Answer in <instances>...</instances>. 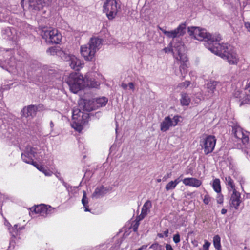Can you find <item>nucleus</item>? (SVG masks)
<instances>
[{
    "mask_svg": "<svg viewBox=\"0 0 250 250\" xmlns=\"http://www.w3.org/2000/svg\"><path fill=\"white\" fill-rule=\"evenodd\" d=\"M147 245H143L142 247H141V249H142V250H144V249H145L147 247Z\"/></svg>",
    "mask_w": 250,
    "mask_h": 250,
    "instance_id": "e2e57ef3",
    "label": "nucleus"
},
{
    "mask_svg": "<svg viewBox=\"0 0 250 250\" xmlns=\"http://www.w3.org/2000/svg\"><path fill=\"white\" fill-rule=\"evenodd\" d=\"M102 44V39L97 37L91 38L88 42V44L92 47V50L94 51L95 53L101 48Z\"/></svg>",
    "mask_w": 250,
    "mask_h": 250,
    "instance_id": "b1692460",
    "label": "nucleus"
},
{
    "mask_svg": "<svg viewBox=\"0 0 250 250\" xmlns=\"http://www.w3.org/2000/svg\"><path fill=\"white\" fill-rule=\"evenodd\" d=\"M147 245H143L142 247H141V249H142V250H144V249H145L147 247Z\"/></svg>",
    "mask_w": 250,
    "mask_h": 250,
    "instance_id": "680f3d73",
    "label": "nucleus"
},
{
    "mask_svg": "<svg viewBox=\"0 0 250 250\" xmlns=\"http://www.w3.org/2000/svg\"><path fill=\"white\" fill-rule=\"evenodd\" d=\"M67 62L71 68L76 71H79L84 64L83 61L73 55Z\"/></svg>",
    "mask_w": 250,
    "mask_h": 250,
    "instance_id": "2eb2a0df",
    "label": "nucleus"
},
{
    "mask_svg": "<svg viewBox=\"0 0 250 250\" xmlns=\"http://www.w3.org/2000/svg\"><path fill=\"white\" fill-rule=\"evenodd\" d=\"M9 230L12 236L15 237L17 235V231H16L14 228H9Z\"/></svg>",
    "mask_w": 250,
    "mask_h": 250,
    "instance_id": "de8ad7c7",
    "label": "nucleus"
},
{
    "mask_svg": "<svg viewBox=\"0 0 250 250\" xmlns=\"http://www.w3.org/2000/svg\"><path fill=\"white\" fill-rule=\"evenodd\" d=\"M172 51L174 57L181 62L180 71L181 75L184 77L183 74L187 73L188 58L185 53V47L183 42H180L177 45L173 46Z\"/></svg>",
    "mask_w": 250,
    "mask_h": 250,
    "instance_id": "f03ea898",
    "label": "nucleus"
},
{
    "mask_svg": "<svg viewBox=\"0 0 250 250\" xmlns=\"http://www.w3.org/2000/svg\"><path fill=\"white\" fill-rule=\"evenodd\" d=\"M211 198L208 195L206 194V195H205L204 198L203 199V202L204 204L206 205L208 204Z\"/></svg>",
    "mask_w": 250,
    "mask_h": 250,
    "instance_id": "c03bdc74",
    "label": "nucleus"
},
{
    "mask_svg": "<svg viewBox=\"0 0 250 250\" xmlns=\"http://www.w3.org/2000/svg\"><path fill=\"white\" fill-rule=\"evenodd\" d=\"M128 87L129 89L132 90V92H134L135 90V84L132 82H130L128 84Z\"/></svg>",
    "mask_w": 250,
    "mask_h": 250,
    "instance_id": "8fccbe9b",
    "label": "nucleus"
},
{
    "mask_svg": "<svg viewBox=\"0 0 250 250\" xmlns=\"http://www.w3.org/2000/svg\"><path fill=\"white\" fill-rule=\"evenodd\" d=\"M176 187V186L175 185L173 181H171L166 185L165 189L166 191H168L174 189Z\"/></svg>",
    "mask_w": 250,
    "mask_h": 250,
    "instance_id": "4c0bfd02",
    "label": "nucleus"
},
{
    "mask_svg": "<svg viewBox=\"0 0 250 250\" xmlns=\"http://www.w3.org/2000/svg\"><path fill=\"white\" fill-rule=\"evenodd\" d=\"M213 245L216 250H222L221 238L218 235H216L213 237Z\"/></svg>",
    "mask_w": 250,
    "mask_h": 250,
    "instance_id": "7c9ffc66",
    "label": "nucleus"
},
{
    "mask_svg": "<svg viewBox=\"0 0 250 250\" xmlns=\"http://www.w3.org/2000/svg\"><path fill=\"white\" fill-rule=\"evenodd\" d=\"M42 38L47 42L58 44L62 40V35L56 29L52 27H43L41 33Z\"/></svg>",
    "mask_w": 250,
    "mask_h": 250,
    "instance_id": "39448f33",
    "label": "nucleus"
},
{
    "mask_svg": "<svg viewBox=\"0 0 250 250\" xmlns=\"http://www.w3.org/2000/svg\"><path fill=\"white\" fill-rule=\"evenodd\" d=\"M32 212L40 214L41 216H45L51 213V207H47L44 205L35 206Z\"/></svg>",
    "mask_w": 250,
    "mask_h": 250,
    "instance_id": "a211bd4d",
    "label": "nucleus"
},
{
    "mask_svg": "<svg viewBox=\"0 0 250 250\" xmlns=\"http://www.w3.org/2000/svg\"><path fill=\"white\" fill-rule=\"evenodd\" d=\"M240 106L245 104H250V96L246 94H243L241 99H240Z\"/></svg>",
    "mask_w": 250,
    "mask_h": 250,
    "instance_id": "473e14b6",
    "label": "nucleus"
},
{
    "mask_svg": "<svg viewBox=\"0 0 250 250\" xmlns=\"http://www.w3.org/2000/svg\"><path fill=\"white\" fill-rule=\"evenodd\" d=\"M1 34L2 37L6 40L16 41L17 39L16 32L14 28L7 27L1 30Z\"/></svg>",
    "mask_w": 250,
    "mask_h": 250,
    "instance_id": "dca6fc26",
    "label": "nucleus"
},
{
    "mask_svg": "<svg viewBox=\"0 0 250 250\" xmlns=\"http://www.w3.org/2000/svg\"><path fill=\"white\" fill-rule=\"evenodd\" d=\"M173 241L175 243H178L180 241V236L179 233H177L173 236Z\"/></svg>",
    "mask_w": 250,
    "mask_h": 250,
    "instance_id": "a18cd8bd",
    "label": "nucleus"
},
{
    "mask_svg": "<svg viewBox=\"0 0 250 250\" xmlns=\"http://www.w3.org/2000/svg\"><path fill=\"white\" fill-rule=\"evenodd\" d=\"M227 211V209H224V208H223V209L221 210V213H222V214H226V213Z\"/></svg>",
    "mask_w": 250,
    "mask_h": 250,
    "instance_id": "052dcab7",
    "label": "nucleus"
},
{
    "mask_svg": "<svg viewBox=\"0 0 250 250\" xmlns=\"http://www.w3.org/2000/svg\"><path fill=\"white\" fill-rule=\"evenodd\" d=\"M218 82L214 81H210L206 84V99L211 98L213 96L214 91Z\"/></svg>",
    "mask_w": 250,
    "mask_h": 250,
    "instance_id": "6ab92c4d",
    "label": "nucleus"
},
{
    "mask_svg": "<svg viewBox=\"0 0 250 250\" xmlns=\"http://www.w3.org/2000/svg\"><path fill=\"white\" fill-rule=\"evenodd\" d=\"M205 243L203 246V250H209V248L211 245V243L207 241V240H204Z\"/></svg>",
    "mask_w": 250,
    "mask_h": 250,
    "instance_id": "79ce46f5",
    "label": "nucleus"
},
{
    "mask_svg": "<svg viewBox=\"0 0 250 250\" xmlns=\"http://www.w3.org/2000/svg\"><path fill=\"white\" fill-rule=\"evenodd\" d=\"M168 178H169V176L168 175H165L163 177V179H162V180L163 181H166Z\"/></svg>",
    "mask_w": 250,
    "mask_h": 250,
    "instance_id": "bf43d9fd",
    "label": "nucleus"
},
{
    "mask_svg": "<svg viewBox=\"0 0 250 250\" xmlns=\"http://www.w3.org/2000/svg\"><path fill=\"white\" fill-rule=\"evenodd\" d=\"M14 49H7L3 53V59H0V66L4 69L8 71V68L15 66L16 62L14 54Z\"/></svg>",
    "mask_w": 250,
    "mask_h": 250,
    "instance_id": "0eeeda50",
    "label": "nucleus"
},
{
    "mask_svg": "<svg viewBox=\"0 0 250 250\" xmlns=\"http://www.w3.org/2000/svg\"><path fill=\"white\" fill-rule=\"evenodd\" d=\"M182 182L185 186L194 188L199 187L202 183L200 180L193 177L185 178L182 180Z\"/></svg>",
    "mask_w": 250,
    "mask_h": 250,
    "instance_id": "aec40b11",
    "label": "nucleus"
},
{
    "mask_svg": "<svg viewBox=\"0 0 250 250\" xmlns=\"http://www.w3.org/2000/svg\"><path fill=\"white\" fill-rule=\"evenodd\" d=\"M121 86L124 90H126L128 87V84L125 83H122L121 85Z\"/></svg>",
    "mask_w": 250,
    "mask_h": 250,
    "instance_id": "5fc2aeb1",
    "label": "nucleus"
},
{
    "mask_svg": "<svg viewBox=\"0 0 250 250\" xmlns=\"http://www.w3.org/2000/svg\"><path fill=\"white\" fill-rule=\"evenodd\" d=\"M103 11L109 20H112L118 12L117 3L115 0H105L103 6Z\"/></svg>",
    "mask_w": 250,
    "mask_h": 250,
    "instance_id": "9d476101",
    "label": "nucleus"
},
{
    "mask_svg": "<svg viewBox=\"0 0 250 250\" xmlns=\"http://www.w3.org/2000/svg\"><path fill=\"white\" fill-rule=\"evenodd\" d=\"M188 33L190 36L199 41H204L205 47L214 54L227 60L230 65H237L239 58L233 46L228 44H220L221 40L220 34L211 35L206 29L198 27L191 26L188 28Z\"/></svg>",
    "mask_w": 250,
    "mask_h": 250,
    "instance_id": "f257e3e1",
    "label": "nucleus"
},
{
    "mask_svg": "<svg viewBox=\"0 0 250 250\" xmlns=\"http://www.w3.org/2000/svg\"><path fill=\"white\" fill-rule=\"evenodd\" d=\"M245 89L247 90L249 92H250V81L246 85Z\"/></svg>",
    "mask_w": 250,
    "mask_h": 250,
    "instance_id": "6e6d98bb",
    "label": "nucleus"
},
{
    "mask_svg": "<svg viewBox=\"0 0 250 250\" xmlns=\"http://www.w3.org/2000/svg\"><path fill=\"white\" fill-rule=\"evenodd\" d=\"M181 98L180 99L181 104L182 105L187 106L189 105L190 102V99L188 95L186 93L181 94Z\"/></svg>",
    "mask_w": 250,
    "mask_h": 250,
    "instance_id": "c85d7f7f",
    "label": "nucleus"
},
{
    "mask_svg": "<svg viewBox=\"0 0 250 250\" xmlns=\"http://www.w3.org/2000/svg\"><path fill=\"white\" fill-rule=\"evenodd\" d=\"M38 109V107L34 105H30L25 107L22 110V115L25 117L35 116L36 112Z\"/></svg>",
    "mask_w": 250,
    "mask_h": 250,
    "instance_id": "5701e85b",
    "label": "nucleus"
},
{
    "mask_svg": "<svg viewBox=\"0 0 250 250\" xmlns=\"http://www.w3.org/2000/svg\"><path fill=\"white\" fill-rule=\"evenodd\" d=\"M37 149L31 146H27L24 152L21 154V159L23 162L26 163L30 164L35 166V163L34 162L33 159L39 160L37 155Z\"/></svg>",
    "mask_w": 250,
    "mask_h": 250,
    "instance_id": "1a4fd4ad",
    "label": "nucleus"
},
{
    "mask_svg": "<svg viewBox=\"0 0 250 250\" xmlns=\"http://www.w3.org/2000/svg\"><path fill=\"white\" fill-rule=\"evenodd\" d=\"M179 121V117L178 116H174L172 118L169 116L166 117L161 123V130L163 132L167 131L170 127L176 126Z\"/></svg>",
    "mask_w": 250,
    "mask_h": 250,
    "instance_id": "f8f14e48",
    "label": "nucleus"
},
{
    "mask_svg": "<svg viewBox=\"0 0 250 250\" xmlns=\"http://www.w3.org/2000/svg\"><path fill=\"white\" fill-rule=\"evenodd\" d=\"M217 202L218 204H222L223 202V196L221 194H219L217 197Z\"/></svg>",
    "mask_w": 250,
    "mask_h": 250,
    "instance_id": "09e8293b",
    "label": "nucleus"
},
{
    "mask_svg": "<svg viewBox=\"0 0 250 250\" xmlns=\"http://www.w3.org/2000/svg\"><path fill=\"white\" fill-rule=\"evenodd\" d=\"M216 139L214 136L208 135L200 141V145L204 150V154L208 155L214 149Z\"/></svg>",
    "mask_w": 250,
    "mask_h": 250,
    "instance_id": "6e6552de",
    "label": "nucleus"
},
{
    "mask_svg": "<svg viewBox=\"0 0 250 250\" xmlns=\"http://www.w3.org/2000/svg\"><path fill=\"white\" fill-rule=\"evenodd\" d=\"M88 117V114L87 113H83L80 109H73L71 123L72 127L79 132L81 131Z\"/></svg>",
    "mask_w": 250,
    "mask_h": 250,
    "instance_id": "20e7f679",
    "label": "nucleus"
},
{
    "mask_svg": "<svg viewBox=\"0 0 250 250\" xmlns=\"http://www.w3.org/2000/svg\"><path fill=\"white\" fill-rule=\"evenodd\" d=\"M232 131L235 137L241 140L243 145H246L248 143L250 132L244 130L240 126L238 125H235L233 127Z\"/></svg>",
    "mask_w": 250,
    "mask_h": 250,
    "instance_id": "ddd939ff",
    "label": "nucleus"
},
{
    "mask_svg": "<svg viewBox=\"0 0 250 250\" xmlns=\"http://www.w3.org/2000/svg\"><path fill=\"white\" fill-rule=\"evenodd\" d=\"M150 248H151L154 250H162V246L158 243H154L151 245Z\"/></svg>",
    "mask_w": 250,
    "mask_h": 250,
    "instance_id": "a19ab883",
    "label": "nucleus"
},
{
    "mask_svg": "<svg viewBox=\"0 0 250 250\" xmlns=\"http://www.w3.org/2000/svg\"><path fill=\"white\" fill-rule=\"evenodd\" d=\"M14 228V229L18 231V229H17V228H18V225L17 224H15L14 225V227H13Z\"/></svg>",
    "mask_w": 250,
    "mask_h": 250,
    "instance_id": "0e129e2a",
    "label": "nucleus"
},
{
    "mask_svg": "<svg viewBox=\"0 0 250 250\" xmlns=\"http://www.w3.org/2000/svg\"><path fill=\"white\" fill-rule=\"evenodd\" d=\"M107 101L108 99L105 97H102L96 99L94 101H93L95 106V109L96 108H99L105 106Z\"/></svg>",
    "mask_w": 250,
    "mask_h": 250,
    "instance_id": "a878e982",
    "label": "nucleus"
},
{
    "mask_svg": "<svg viewBox=\"0 0 250 250\" xmlns=\"http://www.w3.org/2000/svg\"><path fill=\"white\" fill-rule=\"evenodd\" d=\"M51 0H22L21 5L24 10L35 11L39 10L45 5H48Z\"/></svg>",
    "mask_w": 250,
    "mask_h": 250,
    "instance_id": "423d86ee",
    "label": "nucleus"
},
{
    "mask_svg": "<svg viewBox=\"0 0 250 250\" xmlns=\"http://www.w3.org/2000/svg\"><path fill=\"white\" fill-rule=\"evenodd\" d=\"M186 24L182 23L174 30L168 31L161 29L163 33L169 38H175L183 36L186 33Z\"/></svg>",
    "mask_w": 250,
    "mask_h": 250,
    "instance_id": "9b49d317",
    "label": "nucleus"
},
{
    "mask_svg": "<svg viewBox=\"0 0 250 250\" xmlns=\"http://www.w3.org/2000/svg\"><path fill=\"white\" fill-rule=\"evenodd\" d=\"M82 203L83 205V206L84 208L85 211H89V209L88 208V198L86 196V192L85 191H83V196L82 199Z\"/></svg>",
    "mask_w": 250,
    "mask_h": 250,
    "instance_id": "2f4dec72",
    "label": "nucleus"
},
{
    "mask_svg": "<svg viewBox=\"0 0 250 250\" xmlns=\"http://www.w3.org/2000/svg\"><path fill=\"white\" fill-rule=\"evenodd\" d=\"M163 234L165 237H167L168 236V230L167 229L163 232Z\"/></svg>",
    "mask_w": 250,
    "mask_h": 250,
    "instance_id": "4d7b16f0",
    "label": "nucleus"
},
{
    "mask_svg": "<svg viewBox=\"0 0 250 250\" xmlns=\"http://www.w3.org/2000/svg\"><path fill=\"white\" fill-rule=\"evenodd\" d=\"M139 223L137 222L133 226V229L134 231H136L137 230L138 226H139Z\"/></svg>",
    "mask_w": 250,
    "mask_h": 250,
    "instance_id": "603ef678",
    "label": "nucleus"
},
{
    "mask_svg": "<svg viewBox=\"0 0 250 250\" xmlns=\"http://www.w3.org/2000/svg\"><path fill=\"white\" fill-rule=\"evenodd\" d=\"M152 207V203L150 200L146 201L143 206L142 208L141 213L139 216H138L137 219L140 221L143 219L150 212V209Z\"/></svg>",
    "mask_w": 250,
    "mask_h": 250,
    "instance_id": "412c9836",
    "label": "nucleus"
},
{
    "mask_svg": "<svg viewBox=\"0 0 250 250\" xmlns=\"http://www.w3.org/2000/svg\"><path fill=\"white\" fill-rule=\"evenodd\" d=\"M107 191L108 189L107 188L104 187V186L98 187L93 193L92 197L99 198L104 196L107 193Z\"/></svg>",
    "mask_w": 250,
    "mask_h": 250,
    "instance_id": "393cba45",
    "label": "nucleus"
},
{
    "mask_svg": "<svg viewBox=\"0 0 250 250\" xmlns=\"http://www.w3.org/2000/svg\"><path fill=\"white\" fill-rule=\"evenodd\" d=\"M225 181L226 185L228 186V188L229 191L236 190L233 181L230 176L226 177L225 178Z\"/></svg>",
    "mask_w": 250,
    "mask_h": 250,
    "instance_id": "cd10ccee",
    "label": "nucleus"
},
{
    "mask_svg": "<svg viewBox=\"0 0 250 250\" xmlns=\"http://www.w3.org/2000/svg\"><path fill=\"white\" fill-rule=\"evenodd\" d=\"M244 94V93H243L240 90H235L233 93V97L239 102L240 99L242 98L243 94Z\"/></svg>",
    "mask_w": 250,
    "mask_h": 250,
    "instance_id": "58836bf2",
    "label": "nucleus"
},
{
    "mask_svg": "<svg viewBox=\"0 0 250 250\" xmlns=\"http://www.w3.org/2000/svg\"><path fill=\"white\" fill-rule=\"evenodd\" d=\"M6 9L2 8H0V22L7 20L8 15Z\"/></svg>",
    "mask_w": 250,
    "mask_h": 250,
    "instance_id": "c9c22d12",
    "label": "nucleus"
},
{
    "mask_svg": "<svg viewBox=\"0 0 250 250\" xmlns=\"http://www.w3.org/2000/svg\"><path fill=\"white\" fill-rule=\"evenodd\" d=\"M156 181H157V182L158 183H160V182H161L162 179H157L156 180Z\"/></svg>",
    "mask_w": 250,
    "mask_h": 250,
    "instance_id": "338daca9",
    "label": "nucleus"
},
{
    "mask_svg": "<svg viewBox=\"0 0 250 250\" xmlns=\"http://www.w3.org/2000/svg\"><path fill=\"white\" fill-rule=\"evenodd\" d=\"M99 85L100 83L94 79H87L86 81H85V86L89 88H97Z\"/></svg>",
    "mask_w": 250,
    "mask_h": 250,
    "instance_id": "bb28decb",
    "label": "nucleus"
},
{
    "mask_svg": "<svg viewBox=\"0 0 250 250\" xmlns=\"http://www.w3.org/2000/svg\"><path fill=\"white\" fill-rule=\"evenodd\" d=\"M213 188L215 192L218 193H219L221 192V185H220V181L219 179H215L214 180L213 184H212Z\"/></svg>",
    "mask_w": 250,
    "mask_h": 250,
    "instance_id": "f704fd0d",
    "label": "nucleus"
},
{
    "mask_svg": "<svg viewBox=\"0 0 250 250\" xmlns=\"http://www.w3.org/2000/svg\"><path fill=\"white\" fill-rule=\"evenodd\" d=\"M56 176L58 178V179L62 183L63 185L65 187H67V183L64 182L63 178L61 177V174L60 173H56L55 174Z\"/></svg>",
    "mask_w": 250,
    "mask_h": 250,
    "instance_id": "37998d69",
    "label": "nucleus"
},
{
    "mask_svg": "<svg viewBox=\"0 0 250 250\" xmlns=\"http://www.w3.org/2000/svg\"><path fill=\"white\" fill-rule=\"evenodd\" d=\"M50 126L51 129V131L53 130V127L54 126V125L53 122L51 121L50 122Z\"/></svg>",
    "mask_w": 250,
    "mask_h": 250,
    "instance_id": "13d9d810",
    "label": "nucleus"
},
{
    "mask_svg": "<svg viewBox=\"0 0 250 250\" xmlns=\"http://www.w3.org/2000/svg\"><path fill=\"white\" fill-rule=\"evenodd\" d=\"M72 55L70 54L65 51L62 50L60 48L58 52L57 55V56H60L62 60L66 62L68 61Z\"/></svg>",
    "mask_w": 250,
    "mask_h": 250,
    "instance_id": "c756f323",
    "label": "nucleus"
},
{
    "mask_svg": "<svg viewBox=\"0 0 250 250\" xmlns=\"http://www.w3.org/2000/svg\"><path fill=\"white\" fill-rule=\"evenodd\" d=\"M69 85L70 91L77 93L85 87V80L79 73H72L65 80Z\"/></svg>",
    "mask_w": 250,
    "mask_h": 250,
    "instance_id": "7ed1b4c3",
    "label": "nucleus"
},
{
    "mask_svg": "<svg viewBox=\"0 0 250 250\" xmlns=\"http://www.w3.org/2000/svg\"><path fill=\"white\" fill-rule=\"evenodd\" d=\"M183 177V175H181L179 177L176 179L175 180L173 181L175 185L177 186V185L182 181V180L181 179V178Z\"/></svg>",
    "mask_w": 250,
    "mask_h": 250,
    "instance_id": "3c124183",
    "label": "nucleus"
},
{
    "mask_svg": "<svg viewBox=\"0 0 250 250\" xmlns=\"http://www.w3.org/2000/svg\"><path fill=\"white\" fill-rule=\"evenodd\" d=\"M81 53L85 60L91 61L94 58L95 53L92 50V47L88 44L82 45L81 47Z\"/></svg>",
    "mask_w": 250,
    "mask_h": 250,
    "instance_id": "4468645a",
    "label": "nucleus"
},
{
    "mask_svg": "<svg viewBox=\"0 0 250 250\" xmlns=\"http://www.w3.org/2000/svg\"><path fill=\"white\" fill-rule=\"evenodd\" d=\"M190 84V82L189 81H185L181 83H180V86L181 87L187 88L188 87Z\"/></svg>",
    "mask_w": 250,
    "mask_h": 250,
    "instance_id": "49530a36",
    "label": "nucleus"
},
{
    "mask_svg": "<svg viewBox=\"0 0 250 250\" xmlns=\"http://www.w3.org/2000/svg\"><path fill=\"white\" fill-rule=\"evenodd\" d=\"M180 42H175L174 40H173V42L170 43L171 44V48L165 47L164 49V51L166 53H167V52H169L170 51H171L172 52V49L173 47V46L177 45L178 43H179Z\"/></svg>",
    "mask_w": 250,
    "mask_h": 250,
    "instance_id": "ea45409f",
    "label": "nucleus"
},
{
    "mask_svg": "<svg viewBox=\"0 0 250 250\" xmlns=\"http://www.w3.org/2000/svg\"><path fill=\"white\" fill-rule=\"evenodd\" d=\"M59 49L58 47H51L47 50V53L50 55H57Z\"/></svg>",
    "mask_w": 250,
    "mask_h": 250,
    "instance_id": "e433bc0d",
    "label": "nucleus"
},
{
    "mask_svg": "<svg viewBox=\"0 0 250 250\" xmlns=\"http://www.w3.org/2000/svg\"><path fill=\"white\" fill-rule=\"evenodd\" d=\"M158 237H160V238H163V237H164V236L163 235V233H159V234H158Z\"/></svg>",
    "mask_w": 250,
    "mask_h": 250,
    "instance_id": "69168bd1",
    "label": "nucleus"
},
{
    "mask_svg": "<svg viewBox=\"0 0 250 250\" xmlns=\"http://www.w3.org/2000/svg\"><path fill=\"white\" fill-rule=\"evenodd\" d=\"M166 250H173V249L170 244H167L166 245Z\"/></svg>",
    "mask_w": 250,
    "mask_h": 250,
    "instance_id": "864d4df0",
    "label": "nucleus"
},
{
    "mask_svg": "<svg viewBox=\"0 0 250 250\" xmlns=\"http://www.w3.org/2000/svg\"><path fill=\"white\" fill-rule=\"evenodd\" d=\"M34 166L36 167L40 171H42V173H43L46 176H50L53 173L52 171L46 169L43 166L38 165L36 164V163H35V166Z\"/></svg>",
    "mask_w": 250,
    "mask_h": 250,
    "instance_id": "72a5a7b5",
    "label": "nucleus"
},
{
    "mask_svg": "<svg viewBox=\"0 0 250 250\" xmlns=\"http://www.w3.org/2000/svg\"><path fill=\"white\" fill-rule=\"evenodd\" d=\"M79 107L83 111L90 112L95 109L93 101L89 100H82L79 103Z\"/></svg>",
    "mask_w": 250,
    "mask_h": 250,
    "instance_id": "f3484780",
    "label": "nucleus"
},
{
    "mask_svg": "<svg viewBox=\"0 0 250 250\" xmlns=\"http://www.w3.org/2000/svg\"><path fill=\"white\" fill-rule=\"evenodd\" d=\"M247 197L250 199V193L247 194Z\"/></svg>",
    "mask_w": 250,
    "mask_h": 250,
    "instance_id": "774afa93",
    "label": "nucleus"
},
{
    "mask_svg": "<svg viewBox=\"0 0 250 250\" xmlns=\"http://www.w3.org/2000/svg\"><path fill=\"white\" fill-rule=\"evenodd\" d=\"M230 201L231 207L238 209L241 203L240 193L236 190L232 191Z\"/></svg>",
    "mask_w": 250,
    "mask_h": 250,
    "instance_id": "4be33fe9",
    "label": "nucleus"
}]
</instances>
